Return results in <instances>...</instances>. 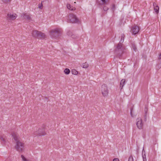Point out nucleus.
Listing matches in <instances>:
<instances>
[{
    "instance_id": "1",
    "label": "nucleus",
    "mask_w": 161,
    "mask_h": 161,
    "mask_svg": "<svg viewBox=\"0 0 161 161\" xmlns=\"http://www.w3.org/2000/svg\"><path fill=\"white\" fill-rule=\"evenodd\" d=\"M62 30L60 28H56L51 30L50 32V36L52 38H58L62 33Z\"/></svg>"
},
{
    "instance_id": "2",
    "label": "nucleus",
    "mask_w": 161,
    "mask_h": 161,
    "mask_svg": "<svg viewBox=\"0 0 161 161\" xmlns=\"http://www.w3.org/2000/svg\"><path fill=\"white\" fill-rule=\"evenodd\" d=\"M125 49V47L123 45L122 42H119L115 49V53L119 57H120L124 52Z\"/></svg>"
},
{
    "instance_id": "3",
    "label": "nucleus",
    "mask_w": 161,
    "mask_h": 161,
    "mask_svg": "<svg viewBox=\"0 0 161 161\" xmlns=\"http://www.w3.org/2000/svg\"><path fill=\"white\" fill-rule=\"evenodd\" d=\"M67 22L72 23H80V21L76 15L73 13H70L68 16Z\"/></svg>"
},
{
    "instance_id": "4",
    "label": "nucleus",
    "mask_w": 161,
    "mask_h": 161,
    "mask_svg": "<svg viewBox=\"0 0 161 161\" xmlns=\"http://www.w3.org/2000/svg\"><path fill=\"white\" fill-rule=\"evenodd\" d=\"M32 35V36L35 38L43 39L45 37V35L44 33L36 30L33 31Z\"/></svg>"
},
{
    "instance_id": "5",
    "label": "nucleus",
    "mask_w": 161,
    "mask_h": 161,
    "mask_svg": "<svg viewBox=\"0 0 161 161\" xmlns=\"http://www.w3.org/2000/svg\"><path fill=\"white\" fill-rule=\"evenodd\" d=\"M24 143L20 141H18L16 142L15 148L19 152H22L24 149Z\"/></svg>"
},
{
    "instance_id": "6",
    "label": "nucleus",
    "mask_w": 161,
    "mask_h": 161,
    "mask_svg": "<svg viewBox=\"0 0 161 161\" xmlns=\"http://www.w3.org/2000/svg\"><path fill=\"white\" fill-rule=\"evenodd\" d=\"M102 93L103 97L107 96L108 93V90L107 86L105 84H103L102 85L101 88Z\"/></svg>"
},
{
    "instance_id": "7",
    "label": "nucleus",
    "mask_w": 161,
    "mask_h": 161,
    "mask_svg": "<svg viewBox=\"0 0 161 161\" xmlns=\"http://www.w3.org/2000/svg\"><path fill=\"white\" fill-rule=\"evenodd\" d=\"M17 16V15L15 13H9L7 14V19L9 21H13L16 19Z\"/></svg>"
},
{
    "instance_id": "8",
    "label": "nucleus",
    "mask_w": 161,
    "mask_h": 161,
    "mask_svg": "<svg viewBox=\"0 0 161 161\" xmlns=\"http://www.w3.org/2000/svg\"><path fill=\"white\" fill-rule=\"evenodd\" d=\"M36 135L39 136H43L46 134V130L44 126L39 128L37 131L35 133Z\"/></svg>"
},
{
    "instance_id": "9",
    "label": "nucleus",
    "mask_w": 161,
    "mask_h": 161,
    "mask_svg": "<svg viewBox=\"0 0 161 161\" xmlns=\"http://www.w3.org/2000/svg\"><path fill=\"white\" fill-rule=\"evenodd\" d=\"M136 125L138 129H142L143 125L142 119L141 118H138L136 119Z\"/></svg>"
},
{
    "instance_id": "10",
    "label": "nucleus",
    "mask_w": 161,
    "mask_h": 161,
    "mask_svg": "<svg viewBox=\"0 0 161 161\" xmlns=\"http://www.w3.org/2000/svg\"><path fill=\"white\" fill-rule=\"evenodd\" d=\"M139 31V28L138 26L135 25L133 26L131 29V33L134 35L137 34Z\"/></svg>"
},
{
    "instance_id": "11",
    "label": "nucleus",
    "mask_w": 161,
    "mask_h": 161,
    "mask_svg": "<svg viewBox=\"0 0 161 161\" xmlns=\"http://www.w3.org/2000/svg\"><path fill=\"white\" fill-rule=\"evenodd\" d=\"M109 0H97V3L100 5H105L108 4Z\"/></svg>"
},
{
    "instance_id": "12",
    "label": "nucleus",
    "mask_w": 161,
    "mask_h": 161,
    "mask_svg": "<svg viewBox=\"0 0 161 161\" xmlns=\"http://www.w3.org/2000/svg\"><path fill=\"white\" fill-rule=\"evenodd\" d=\"M21 17L26 20L30 21L31 18L30 15L27 14L23 13L21 14Z\"/></svg>"
},
{
    "instance_id": "13",
    "label": "nucleus",
    "mask_w": 161,
    "mask_h": 161,
    "mask_svg": "<svg viewBox=\"0 0 161 161\" xmlns=\"http://www.w3.org/2000/svg\"><path fill=\"white\" fill-rule=\"evenodd\" d=\"M154 9L156 14H158L159 13V7L155 3H153Z\"/></svg>"
},
{
    "instance_id": "14",
    "label": "nucleus",
    "mask_w": 161,
    "mask_h": 161,
    "mask_svg": "<svg viewBox=\"0 0 161 161\" xmlns=\"http://www.w3.org/2000/svg\"><path fill=\"white\" fill-rule=\"evenodd\" d=\"M157 67L159 69L161 68V53L160 54L158 58V63Z\"/></svg>"
},
{
    "instance_id": "15",
    "label": "nucleus",
    "mask_w": 161,
    "mask_h": 161,
    "mask_svg": "<svg viewBox=\"0 0 161 161\" xmlns=\"http://www.w3.org/2000/svg\"><path fill=\"white\" fill-rule=\"evenodd\" d=\"M125 83V80L122 79L120 82V88L122 89Z\"/></svg>"
},
{
    "instance_id": "16",
    "label": "nucleus",
    "mask_w": 161,
    "mask_h": 161,
    "mask_svg": "<svg viewBox=\"0 0 161 161\" xmlns=\"http://www.w3.org/2000/svg\"><path fill=\"white\" fill-rule=\"evenodd\" d=\"M67 8L71 10H75L76 8L75 7H73L72 6H71V5L69 4H67Z\"/></svg>"
},
{
    "instance_id": "17",
    "label": "nucleus",
    "mask_w": 161,
    "mask_h": 161,
    "mask_svg": "<svg viewBox=\"0 0 161 161\" xmlns=\"http://www.w3.org/2000/svg\"><path fill=\"white\" fill-rule=\"evenodd\" d=\"M81 66L84 68H87L89 66V64L86 62L82 64Z\"/></svg>"
},
{
    "instance_id": "18",
    "label": "nucleus",
    "mask_w": 161,
    "mask_h": 161,
    "mask_svg": "<svg viewBox=\"0 0 161 161\" xmlns=\"http://www.w3.org/2000/svg\"><path fill=\"white\" fill-rule=\"evenodd\" d=\"M64 73L66 75H68L70 73V70L68 68H66L64 71Z\"/></svg>"
},
{
    "instance_id": "19",
    "label": "nucleus",
    "mask_w": 161,
    "mask_h": 161,
    "mask_svg": "<svg viewBox=\"0 0 161 161\" xmlns=\"http://www.w3.org/2000/svg\"><path fill=\"white\" fill-rule=\"evenodd\" d=\"M71 37L73 38L74 39H77L78 38V35L75 34H72L71 35Z\"/></svg>"
},
{
    "instance_id": "20",
    "label": "nucleus",
    "mask_w": 161,
    "mask_h": 161,
    "mask_svg": "<svg viewBox=\"0 0 161 161\" xmlns=\"http://www.w3.org/2000/svg\"><path fill=\"white\" fill-rule=\"evenodd\" d=\"M12 136H13L14 139L16 141V142H17V141H19L18 140V137L16 134L14 133H13L12 134Z\"/></svg>"
},
{
    "instance_id": "21",
    "label": "nucleus",
    "mask_w": 161,
    "mask_h": 161,
    "mask_svg": "<svg viewBox=\"0 0 161 161\" xmlns=\"http://www.w3.org/2000/svg\"><path fill=\"white\" fill-rule=\"evenodd\" d=\"M72 74L74 75H77L78 74V71L75 69H73L71 71Z\"/></svg>"
},
{
    "instance_id": "22",
    "label": "nucleus",
    "mask_w": 161,
    "mask_h": 161,
    "mask_svg": "<svg viewBox=\"0 0 161 161\" xmlns=\"http://www.w3.org/2000/svg\"><path fill=\"white\" fill-rule=\"evenodd\" d=\"M128 161H133V158L132 156H130L129 157Z\"/></svg>"
},
{
    "instance_id": "23",
    "label": "nucleus",
    "mask_w": 161,
    "mask_h": 161,
    "mask_svg": "<svg viewBox=\"0 0 161 161\" xmlns=\"http://www.w3.org/2000/svg\"><path fill=\"white\" fill-rule=\"evenodd\" d=\"M132 48L136 51V47L135 44H133L132 45Z\"/></svg>"
},
{
    "instance_id": "24",
    "label": "nucleus",
    "mask_w": 161,
    "mask_h": 161,
    "mask_svg": "<svg viewBox=\"0 0 161 161\" xmlns=\"http://www.w3.org/2000/svg\"><path fill=\"white\" fill-rule=\"evenodd\" d=\"M42 2L41 3L39 4L38 5V8H40L41 9H42V6H43V5H42Z\"/></svg>"
},
{
    "instance_id": "25",
    "label": "nucleus",
    "mask_w": 161,
    "mask_h": 161,
    "mask_svg": "<svg viewBox=\"0 0 161 161\" xmlns=\"http://www.w3.org/2000/svg\"><path fill=\"white\" fill-rule=\"evenodd\" d=\"M21 157L22 159V160L24 161H27V159L24 157V156L22 155L21 156Z\"/></svg>"
},
{
    "instance_id": "26",
    "label": "nucleus",
    "mask_w": 161,
    "mask_h": 161,
    "mask_svg": "<svg viewBox=\"0 0 161 161\" xmlns=\"http://www.w3.org/2000/svg\"><path fill=\"white\" fill-rule=\"evenodd\" d=\"M3 1L4 2L7 3H8L10 2L11 0H3Z\"/></svg>"
},
{
    "instance_id": "27",
    "label": "nucleus",
    "mask_w": 161,
    "mask_h": 161,
    "mask_svg": "<svg viewBox=\"0 0 161 161\" xmlns=\"http://www.w3.org/2000/svg\"><path fill=\"white\" fill-rule=\"evenodd\" d=\"M121 40H120V42H123V40H124V39H123V40H122V38H124V34H122V36H121Z\"/></svg>"
},
{
    "instance_id": "28",
    "label": "nucleus",
    "mask_w": 161,
    "mask_h": 161,
    "mask_svg": "<svg viewBox=\"0 0 161 161\" xmlns=\"http://www.w3.org/2000/svg\"><path fill=\"white\" fill-rule=\"evenodd\" d=\"M103 9L104 11H106L108 9V8L107 7L105 6L103 7Z\"/></svg>"
},
{
    "instance_id": "29",
    "label": "nucleus",
    "mask_w": 161,
    "mask_h": 161,
    "mask_svg": "<svg viewBox=\"0 0 161 161\" xmlns=\"http://www.w3.org/2000/svg\"><path fill=\"white\" fill-rule=\"evenodd\" d=\"M142 157H143V161H146V155H144Z\"/></svg>"
},
{
    "instance_id": "30",
    "label": "nucleus",
    "mask_w": 161,
    "mask_h": 161,
    "mask_svg": "<svg viewBox=\"0 0 161 161\" xmlns=\"http://www.w3.org/2000/svg\"><path fill=\"white\" fill-rule=\"evenodd\" d=\"M132 109H133L132 108H131V109H130V115H131V116L132 117H133V115H132Z\"/></svg>"
},
{
    "instance_id": "31",
    "label": "nucleus",
    "mask_w": 161,
    "mask_h": 161,
    "mask_svg": "<svg viewBox=\"0 0 161 161\" xmlns=\"http://www.w3.org/2000/svg\"><path fill=\"white\" fill-rule=\"evenodd\" d=\"M0 139L2 141H3L4 142L5 141V139H4V138H3V137H0Z\"/></svg>"
},
{
    "instance_id": "32",
    "label": "nucleus",
    "mask_w": 161,
    "mask_h": 161,
    "mask_svg": "<svg viewBox=\"0 0 161 161\" xmlns=\"http://www.w3.org/2000/svg\"><path fill=\"white\" fill-rule=\"evenodd\" d=\"M112 8V9H113V11L115 9V5H113Z\"/></svg>"
},
{
    "instance_id": "33",
    "label": "nucleus",
    "mask_w": 161,
    "mask_h": 161,
    "mask_svg": "<svg viewBox=\"0 0 161 161\" xmlns=\"http://www.w3.org/2000/svg\"><path fill=\"white\" fill-rule=\"evenodd\" d=\"M113 161H119L118 158H115L113 159Z\"/></svg>"
},
{
    "instance_id": "34",
    "label": "nucleus",
    "mask_w": 161,
    "mask_h": 161,
    "mask_svg": "<svg viewBox=\"0 0 161 161\" xmlns=\"http://www.w3.org/2000/svg\"><path fill=\"white\" fill-rule=\"evenodd\" d=\"M76 3V2H75L74 3Z\"/></svg>"
}]
</instances>
